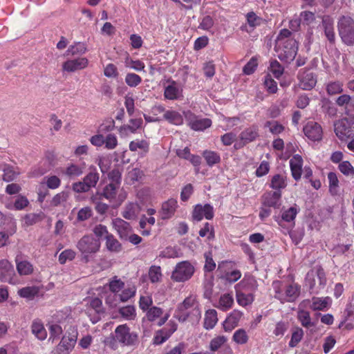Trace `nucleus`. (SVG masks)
<instances>
[{"label":"nucleus","mask_w":354,"mask_h":354,"mask_svg":"<svg viewBox=\"0 0 354 354\" xmlns=\"http://www.w3.org/2000/svg\"><path fill=\"white\" fill-rule=\"evenodd\" d=\"M123 346H134L138 342V335L136 332H131L127 324L118 326L114 331V336L108 337L105 344L112 348H116V343Z\"/></svg>","instance_id":"nucleus-1"},{"label":"nucleus","mask_w":354,"mask_h":354,"mask_svg":"<svg viewBox=\"0 0 354 354\" xmlns=\"http://www.w3.org/2000/svg\"><path fill=\"white\" fill-rule=\"evenodd\" d=\"M201 316V311L196 298L193 296L186 297L178 306L175 314V317L180 322L187 321L189 317H191L193 321H197Z\"/></svg>","instance_id":"nucleus-2"},{"label":"nucleus","mask_w":354,"mask_h":354,"mask_svg":"<svg viewBox=\"0 0 354 354\" xmlns=\"http://www.w3.org/2000/svg\"><path fill=\"white\" fill-rule=\"evenodd\" d=\"M272 286L274 290V298L279 300L281 304L294 302L300 295V286L292 283L283 286L281 281H274Z\"/></svg>","instance_id":"nucleus-3"},{"label":"nucleus","mask_w":354,"mask_h":354,"mask_svg":"<svg viewBox=\"0 0 354 354\" xmlns=\"http://www.w3.org/2000/svg\"><path fill=\"white\" fill-rule=\"evenodd\" d=\"M274 49L277 53L278 58L281 61L290 63L295 59L297 55L298 44L295 39L284 41L277 39Z\"/></svg>","instance_id":"nucleus-4"},{"label":"nucleus","mask_w":354,"mask_h":354,"mask_svg":"<svg viewBox=\"0 0 354 354\" xmlns=\"http://www.w3.org/2000/svg\"><path fill=\"white\" fill-rule=\"evenodd\" d=\"M100 245L99 239H96L92 234H86L78 241L76 247L81 252L84 261L88 262L89 257L100 250Z\"/></svg>","instance_id":"nucleus-5"},{"label":"nucleus","mask_w":354,"mask_h":354,"mask_svg":"<svg viewBox=\"0 0 354 354\" xmlns=\"http://www.w3.org/2000/svg\"><path fill=\"white\" fill-rule=\"evenodd\" d=\"M339 35L343 43L354 45V19L348 16L341 17L337 22Z\"/></svg>","instance_id":"nucleus-6"},{"label":"nucleus","mask_w":354,"mask_h":354,"mask_svg":"<svg viewBox=\"0 0 354 354\" xmlns=\"http://www.w3.org/2000/svg\"><path fill=\"white\" fill-rule=\"evenodd\" d=\"M334 131L340 140L354 138V119L343 118L335 121Z\"/></svg>","instance_id":"nucleus-7"},{"label":"nucleus","mask_w":354,"mask_h":354,"mask_svg":"<svg viewBox=\"0 0 354 354\" xmlns=\"http://www.w3.org/2000/svg\"><path fill=\"white\" fill-rule=\"evenodd\" d=\"M194 271V267L189 261H183L176 266L171 274V279L177 282H184L193 276Z\"/></svg>","instance_id":"nucleus-8"},{"label":"nucleus","mask_w":354,"mask_h":354,"mask_svg":"<svg viewBox=\"0 0 354 354\" xmlns=\"http://www.w3.org/2000/svg\"><path fill=\"white\" fill-rule=\"evenodd\" d=\"M234 263L232 261H223L218 264V270L221 272L220 278L230 283H234L241 277L239 270H232Z\"/></svg>","instance_id":"nucleus-9"},{"label":"nucleus","mask_w":354,"mask_h":354,"mask_svg":"<svg viewBox=\"0 0 354 354\" xmlns=\"http://www.w3.org/2000/svg\"><path fill=\"white\" fill-rule=\"evenodd\" d=\"M119 189V187H116L112 184H107L100 194V198L102 197L104 198L109 202H115L120 205L125 200L127 195L125 193H120L118 194V198H116Z\"/></svg>","instance_id":"nucleus-10"},{"label":"nucleus","mask_w":354,"mask_h":354,"mask_svg":"<svg viewBox=\"0 0 354 354\" xmlns=\"http://www.w3.org/2000/svg\"><path fill=\"white\" fill-rule=\"evenodd\" d=\"M0 280L10 284H15L17 279L12 263L7 259L0 260Z\"/></svg>","instance_id":"nucleus-11"},{"label":"nucleus","mask_w":354,"mask_h":354,"mask_svg":"<svg viewBox=\"0 0 354 354\" xmlns=\"http://www.w3.org/2000/svg\"><path fill=\"white\" fill-rule=\"evenodd\" d=\"M257 137H259V128L256 125H252L240 133V141L234 144V147L236 149L241 148L243 145L255 140Z\"/></svg>","instance_id":"nucleus-12"},{"label":"nucleus","mask_w":354,"mask_h":354,"mask_svg":"<svg viewBox=\"0 0 354 354\" xmlns=\"http://www.w3.org/2000/svg\"><path fill=\"white\" fill-rule=\"evenodd\" d=\"M214 216L213 207L209 204L195 205L192 212V218L194 221H200L203 218L211 220Z\"/></svg>","instance_id":"nucleus-13"},{"label":"nucleus","mask_w":354,"mask_h":354,"mask_svg":"<svg viewBox=\"0 0 354 354\" xmlns=\"http://www.w3.org/2000/svg\"><path fill=\"white\" fill-rule=\"evenodd\" d=\"M243 316V313L241 310H233L223 321L222 325L225 332L230 333L239 326V322Z\"/></svg>","instance_id":"nucleus-14"},{"label":"nucleus","mask_w":354,"mask_h":354,"mask_svg":"<svg viewBox=\"0 0 354 354\" xmlns=\"http://www.w3.org/2000/svg\"><path fill=\"white\" fill-rule=\"evenodd\" d=\"M281 191H269L262 196V205L265 207L279 208L281 206Z\"/></svg>","instance_id":"nucleus-15"},{"label":"nucleus","mask_w":354,"mask_h":354,"mask_svg":"<svg viewBox=\"0 0 354 354\" xmlns=\"http://www.w3.org/2000/svg\"><path fill=\"white\" fill-rule=\"evenodd\" d=\"M310 303V299L303 300L299 305L297 316V319L301 323V326L307 328L314 326V324L311 321L310 313L304 309V308H306Z\"/></svg>","instance_id":"nucleus-16"},{"label":"nucleus","mask_w":354,"mask_h":354,"mask_svg":"<svg viewBox=\"0 0 354 354\" xmlns=\"http://www.w3.org/2000/svg\"><path fill=\"white\" fill-rule=\"evenodd\" d=\"M178 201L175 198H169L162 203L159 211L160 217L162 220H168L172 218L178 208Z\"/></svg>","instance_id":"nucleus-17"},{"label":"nucleus","mask_w":354,"mask_h":354,"mask_svg":"<svg viewBox=\"0 0 354 354\" xmlns=\"http://www.w3.org/2000/svg\"><path fill=\"white\" fill-rule=\"evenodd\" d=\"M188 124L194 131H203L212 125V120L209 118H200L190 113L187 116Z\"/></svg>","instance_id":"nucleus-18"},{"label":"nucleus","mask_w":354,"mask_h":354,"mask_svg":"<svg viewBox=\"0 0 354 354\" xmlns=\"http://www.w3.org/2000/svg\"><path fill=\"white\" fill-rule=\"evenodd\" d=\"M304 132L306 137L313 141L319 140L322 138V128L315 122H308L304 127Z\"/></svg>","instance_id":"nucleus-19"},{"label":"nucleus","mask_w":354,"mask_h":354,"mask_svg":"<svg viewBox=\"0 0 354 354\" xmlns=\"http://www.w3.org/2000/svg\"><path fill=\"white\" fill-rule=\"evenodd\" d=\"M15 261L17 271L20 276L30 275L33 273V265L28 260L24 259L21 254L17 255Z\"/></svg>","instance_id":"nucleus-20"},{"label":"nucleus","mask_w":354,"mask_h":354,"mask_svg":"<svg viewBox=\"0 0 354 354\" xmlns=\"http://www.w3.org/2000/svg\"><path fill=\"white\" fill-rule=\"evenodd\" d=\"M316 272L318 285H316L315 279H313L309 285L310 292L313 294H319L325 288L327 281L325 272L322 267H319Z\"/></svg>","instance_id":"nucleus-21"},{"label":"nucleus","mask_w":354,"mask_h":354,"mask_svg":"<svg viewBox=\"0 0 354 354\" xmlns=\"http://www.w3.org/2000/svg\"><path fill=\"white\" fill-rule=\"evenodd\" d=\"M88 64V61L86 57H80L64 62L62 69L67 72H75L85 68Z\"/></svg>","instance_id":"nucleus-22"},{"label":"nucleus","mask_w":354,"mask_h":354,"mask_svg":"<svg viewBox=\"0 0 354 354\" xmlns=\"http://www.w3.org/2000/svg\"><path fill=\"white\" fill-rule=\"evenodd\" d=\"M322 28L324 32V35L330 44H335V33L334 31L333 19L329 16H324L322 17Z\"/></svg>","instance_id":"nucleus-23"},{"label":"nucleus","mask_w":354,"mask_h":354,"mask_svg":"<svg viewBox=\"0 0 354 354\" xmlns=\"http://www.w3.org/2000/svg\"><path fill=\"white\" fill-rule=\"evenodd\" d=\"M113 225L122 239H127L132 230L128 222L122 218H117L113 221Z\"/></svg>","instance_id":"nucleus-24"},{"label":"nucleus","mask_w":354,"mask_h":354,"mask_svg":"<svg viewBox=\"0 0 354 354\" xmlns=\"http://www.w3.org/2000/svg\"><path fill=\"white\" fill-rule=\"evenodd\" d=\"M234 303L233 295L227 292L222 294L218 301L214 304V306L221 311L226 312L233 307Z\"/></svg>","instance_id":"nucleus-25"},{"label":"nucleus","mask_w":354,"mask_h":354,"mask_svg":"<svg viewBox=\"0 0 354 354\" xmlns=\"http://www.w3.org/2000/svg\"><path fill=\"white\" fill-rule=\"evenodd\" d=\"M310 303V308L313 311H324L328 308L331 304V299L329 297H313Z\"/></svg>","instance_id":"nucleus-26"},{"label":"nucleus","mask_w":354,"mask_h":354,"mask_svg":"<svg viewBox=\"0 0 354 354\" xmlns=\"http://www.w3.org/2000/svg\"><path fill=\"white\" fill-rule=\"evenodd\" d=\"M317 83L316 75L310 72H305L300 77L299 86L303 90L310 91Z\"/></svg>","instance_id":"nucleus-27"},{"label":"nucleus","mask_w":354,"mask_h":354,"mask_svg":"<svg viewBox=\"0 0 354 354\" xmlns=\"http://www.w3.org/2000/svg\"><path fill=\"white\" fill-rule=\"evenodd\" d=\"M46 218V214L42 211L37 213L26 214L22 219V225L24 227H29L44 221Z\"/></svg>","instance_id":"nucleus-28"},{"label":"nucleus","mask_w":354,"mask_h":354,"mask_svg":"<svg viewBox=\"0 0 354 354\" xmlns=\"http://www.w3.org/2000/svg\"><path fill=\"white\" fill-rule=\"evenodd\" d=\"M303 160L301 156H292L290 160V166L293 178L298 180L301 178Z\"/></svg>","instance_id":"nucleus-29"},{"label":"nucleus","mask_w":354,"mask_h":354,"mask_svg":"<svg viewBox=\"0 0 354 354\" xmlns=\"http://www.w3.org/2000/svg\"><path fill=\"white\" fill-rule=\"evenodd\" d=\"M32 334L39 340H44L47 337V332L41 319H35L31 324Z\"/></svg>","instance_id":"nucleus-30"},{"label":"nucleus","mask_w":354,"mask_h":354,"mask_svg":"<svg viewBox=\"0 0 354 354\" xmlns=\"http://www.w3.org/2000/svg\"><path fill=\"white\" fill-rule=\"evenodd\" d=\"M270 187L274 191H281L287 186L286 177L283 174H274L270 180Z\"/></svg>","instance_id":"nucleus-31"},{"label":"nucleus","mask_w":354,"mask_h":354,"mask_svg":"<svg viewBox=\"0 0 354 354\" xmlns=\"http://www.w3.org/2000/svg\"><path fill=\"white\" fill-rule=\"evenodd\" d=\"M218 322L217 312L214 309H209L205 312L204 318V328L207 330L212 329Z\"/></svg>","instance_id":"nucleus-32"},{"label":"nucleus","mask_w":354,"mask_h":354,"mask_svg":"<svg viewBox=\"0 0 354 354\" xmlns=\"http://www.w3.org/2000/svg\"><path fill=\"white\" fill-rule=\"evenodd\" d=\"M40 288L39 286H26L18 290V295L28 299H33L35 297L39 295Z\"/></svg>","instance_id":"nucleus-33"},{"label":"nucleus","mask_w":354,"mask_h":354,"mask_svg":"<svg viewBox=\"0 0 354 354\" xmlns=\"http://www.w3.org/2000/svg\"><path fill=\"white\" fill-rule=\"evenodd\" d=\"M106 248L111 252H119L122 250V245L115 236L110 234L105 237Z\"/></svg>","instance_id":"nucleus-34"},{"label":"nucleus","mask_w":354,"mask_h":354,"mask_svg":"<svg viewBox=\"0 0 354 354\" xmlns=\"http://www.w3.org/2000/svg\"><path fill=\"white\" fill-rule=\"evenodd\" d=\"M76 342V339L73 337L64 336L57 346L59 353H64L71 351Z\"/></svg>","instance_id":"nucleus-35"},{"label":"nucleus","mask_w":354,"mask_h":354,"mask_svg":"<svg viewBox=\"0 0 354 354\" xmlns=\"http://www.w3.org/2000/svg\"><path fill=\"white\" fill-rule=\"evenodd\" d=\"M29 205V201L28 198L22 195H19L14 204L8 203L6 205V207L8 209L22 210L28 207Z\"/></svg>","instance_id":"nucleus-36"},{"label":"nucleus","mask_w":354,"mask_h":354,"mask_svg":"<svg viewBox=\"0 0 354 354\" xmlns=\"http://www.w3.org/2000/svg\"><path fill=\"white\" fill-rule=\"evenodd\" d=\"M236 298L238 304L243 307H246L247 306L250 305L254 299V297L252 293L245 294L241 291H236Z\"/></svg>","instance_id":"nucleus-37"},{"label":"nucleus","mask_w":354,"mask_h":354,"mask_svg":"<svg viewBox=\"0 0 354 354\" xmlns=\"http://www.w3.org/2000/svg\"><path fill=\"white\" fill-rule=\"evenodd\" d=\"M136 292V288L134 286H128L122 290L120 295H113V297H119L122 302H126L131 298L133 297Z\"/></svg>","instance_id":"nucleus-38"},{"label":"nucleus","mask_w":354,"mask_h":354,"mask_svg":"<svg viewBox=\"0 0 354 354\" xmlns=\"http://www.w3.org/2000/svg\"><path fill=\"white\" fill-rule=\"evenodd\" d=\"M304 335V332L301 328L296 327L294 328L292 332L291 339L288 343L289 347H296L303 339Z\"/></svg>","instance_id":"nucleus-39"},{"label":"nucleus","mask_w":354,"mask_h":354,"mask_svg":"<svg viewBox=\"0 0 354 354\" xmlns=\"http://www.w3.org/2000/svg\"><path fill=\"white\" fill-rule=\"evenodd\" d=\"M299 212V209L297 205H295L287 209H284L281 212V219L285 222H294L297 214Z\"/></svg>","instance_id":"nucleus-40"},{"label":"nucleus","mask_w":354,"mask_h":354,"mask_svg":"<svg viewBox=\"0 0 354 354\" xmlns=\"http://www.w3.org/2000/svg\"><path fill=\"white\" fill-rule=\"evenodd\" d=\"M328 180L330 193L333 196L337 195L339 188V180L337 178V174L332 171L329 172L328 174Z\"/></svg>","instance_id":"nucleus-41"},{"label":"nucleus","mask_w":354,"mask_h":354,"mask_svg":"<svg viewBox=\"0 0 354 354\" xmlns=\"http://www.w3.org/2000/svg\"><path fill=\"white\" fill-rule=\"evenodd\" d=\"M249 340V336L243 328L236 330L232 336V341L237 344H245Z\"/></svg>","instance_id":"nucleus-42"},{"label":"nucleus","mask_w":354,"mask_h":354,"mask_svg":"<svg viewBox=\"0 0 354 354\" xmlns=\"http://www.w3.org/2000/svg\"><path fill=\"white\" fill-rule=\"evenodd\" d=\"M227 341V338L224 335H218L214 337L209 342V350L212 352L217 351Z\"/></svg>","instance_id":"nucleus-43"},{"label":"nucleus","mask_w":354,"mask_h":354,"mask_svg":"<svg viewBox=\"0 0 354 354\" xmlns=\"http://www.w3.org/2000/svg\"><path fill=\"white\" fill-rule=\"evenodd\" d=\"M163 116L165 120L174 124L179 125L183 123L182 116L176 111H167L164 113Z\"/></svg>","instance_id":"nucleus-44"},{"label":"nucleus","mask_w":354,"mask_h":354,"mask_svg":"<svg viewBox=\"0 0 354 354\" xmlns=\"http://www.w3.org/2000/svg\"><path fill=\"white\" fill-rule=\"evenodd\" d=\"M176 330L177 324L174 322L170 321L166 326L158 330V332L167 340Z\"/></svg>","instance_id":"nucleus-45"},{"label":"nucleus","mask_w":354,"mask_h":354,"mask_svg":"<svg viewBox=\"0 0 354 354\" xmlns=\"http://www.w3.org/2000/svg\"><path fill=\"white\" fill-rule=\"evenodd\" d=\"M176 330L177 324L174 322L170 321L166 326L158 330V332L167 340Z\"/></svg>","instance_id":"nucleus-46"},{"label":"nucleus","mask_w":354,"mask_h":354,"mask_svg":"<svg viewBox=\"0 0 354 354\" xmlns=\"http://www.w3.org/2000/svg\"><path fill=\"white\" fill-rule=\"evenodd\" d=\"M108 179L109 183L116 187H120L122 182V174L118 169H113L108 174Z\"/></svg>","instance_id":"nucleus-47"},{"label":"nucleus","mask_w":354,"mask_h":354,"mask_svg":"<svg viewBox=\"0 0 354 354\" xmlns=\"http://www.w3.org/2000/svg\"><path fill=\"white\" fill-rule=\"evenodd\" d=\"M119 313L127 320L133 319L136 317V309L133 306H127L119 309Z\"/></svg>","instance_id":"nucleus-48"},{"label":"nucleus","mask_w":354,"mask_h":354,"mask_svg":"<svg viewBox=\"0 0 354 354\" xmlns=\"http://www.w3.org/2000/svg\"><path fill=\"white\" fill-rule=\"evenodd\" d=\"M137 205L133 203H129L126 205L122 216L126 219H132L136 216Z\"/></svg>","instance_id":"nucleus-49"},{"label":"nucleus","mask_w":354,"mask_h":354,"mask_svg":"<svg viewBox=\"0 0 354 354\" xmlns=\"http://www.w3.org/2000/svg\"><path fill=\"white\" fill-rule=\"evenodd\" d=\"M326 91L330 95L341 93L343 92L342 84L339 81L329 82Z\"/></svg>","instance_id":"nucleus-50"},{"label":"nucleus","mask_w":354,"mask_h":354,"mask_svg":"<svg viewBox=\"0 0 354 354\" xmlns=\"http://www.w3.org/2000/svg\"><path fill=\"white\" fill-rule=\"evenodd\" d=\"M99 174L96 171H90L86 176H84L83 180L91 189L95 187L99 180Z\"/></svg>","instance_id":"nucleus-51"},{"label":"nucleus","mask_w":354,"mask_h":354,"mask_svg":"<svg viewBox=\"0 0 354 354\" xmlns=\"http://www.w3.org/2000/svg\"><path fill=\"white\" fill-rule=\"evenodd\" d=\"M198 233L200 236H207L208 240H212L215 236L214 227L209 223H205L204 226L199 230Z\"/></svg>","instance_id":"nucleus-52"},{"label":"nucleus","mask_w":354,"mask_h":354,"mask_svg":"<svg viewBox=\"0 0 354 354\" xmlns=\"http://www.w3.org/2000/svg\"><path fill=\"white\" fill-rule=\"evenodd\" d=\"M86 50V46L84 43L77 42L74 45L71 46L67 52L72 55H75L84 54Z\"/></svg>","instance_id":"nucleus-53"},{"label":"nucleus","mask_w":354,"mask_h":354,"mask_svg":"<svg viewBox=\"0 0 354 354\" xmlns=\"http://www.w3.org/2000/svg\"><path fill=\"white\" fill-rule=\"evenodd\" d=\"M109 290L113 293L119 292L124 287V283L117 277H114L109 283Z\"/></svg>","instance_id":"nucleus-54"},{"label":"nucleus","mask_w":354,"mask_h":354,"mask_svg":"<svg viewBox=\"0 0 354 354\" xmlns=\"http://www.w3.org/2000/svg\"><path fill=\"white\" fill-rule=\"evenodd\" d=\"M162 308L153 306L150 308L147 313V317L149 322H154L162 315Z\"/></svg>","instance_id":"nucleus-55"},{"label":"nucleus","mask_w":354,"mask_h":354,"mask_svg":"<svg viewBox=\"0 0 354 354\" xmlns=\"http://www.w3.org/2000/svg\"><path fill=\"white\" fill-rule=\"evenodd\" d=\"M162 277L161 269L160 266H152L149 270V277L152 283L160 281Z\"/></svg>","instance_id":"nucleus-56"},{"label":"nucleus","mask_w":354,"mask_h":354,"mask_svg":"<svg viewBox=\"0 0 354 354\" xmlns=\"http://www.w3.org/2000/svg\"><path fill=\"white\" fill-rule=\"evenodd\" d=\"M19 175L11 167H6L3 169V180L6 182H11L15 180Z\"/></svg>","instance_id":"nucleus-57"},{"label":"nucleus","mask_w":354,"mask_h":354,"mask_svg":"<svg viewBox=\"0 0 354 354\" xmlns=\"http://www.w3.org/2000/svg\"><path fill=\"white\" fill-rule=\"evenodd\" d=\"M265 127H268L270 131L273 134H279L284 130L283 126L277 121H267Z\"/></svg>","instance_id":"nucleus-58"},{"label":"nucleus","mask_w":354,"mask_h":354,"mask_svg":"<svg viewBox=\"0 0 354 354\" xmlns=\"http://www.w3.org/2000/svg\"><path fill=\"white\" fill-rule=\"evenodd\" d=\"M141 82V77L136 73H127L126 75L125 82L131 87L137 86Z\"/></svg>","instance_id":"nucleus-59"},{"label":"nucleus","mask_w":354,"mask_h":354,"mask_svg":"<svg viewBox=\"0 0 354 354\" xmlns=\"http://www.w3.org/2000/svg\"><path fill=\"white\" fill-rule=\"evenodd\" d=\"M288 324L287 322L280 321L275 324L273 330V334L276 337H282L288 330Z\"/></svg>","instance_id":"nucleus-60"},{"label":"nucleus","mask_w":354,"mask_h":354,"mask_svg":"<svg viewBox=\"0 0 354 354\" xmlns=\"http://www.w3.org/2000/svg\"><path fill=\"white\" fill-rule=\"evenodd\" d=\"M75 252L73 250H65L61 252L59 256V262L61 264H64L66 261H72L75 257Z\"/></svg>","instance_id":"nucleus-61"},{"label":"nucleus","mask_w":354,"mask_h":354,"mask_svg":"<svg viewBox=\"0 0 354 354\" xmlns=\"http://www.w3.org/2000/svg\"><path fill=\"white\" fill-rule=\"evenodd\" d=\"M83 173V168L76 165H71L66 169L65 174L69 177L79 176Z\"/></svg>","instance_id":"nucleus-62"},{"label":"nucleus","mask_w":354,"mask_h":354,"mask_svg":"<svg viewBox=\"0 0 354 354\" xmlns=\"http://www.w3.org/2000/svg\"><path fill=\"white\" fill-rule=\"evenodd\" d=\"M270 70L276 78H279L283 72V66L277 60L270 62Z\"/></svg>","instance_id":"nucleus-63"},{"label":"nucleus","mask_w":354,"mask_h":354,"mask_svg":"<svg viewBox=\"0 0 354 354\" xmlns=\"http://www.w3.org/2000/svg\"><path fill=\"white\" fill-rule=\"evenodd\" d=\"M264 85L270 93H275L277 91V84L269 75L265 77Z\"/></svg>","instance_id":"nucleus-64"}]
</instances>
